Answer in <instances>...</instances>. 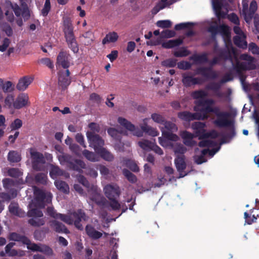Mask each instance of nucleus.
<instances>
[{
  "label": "nucleus",
  "instance_id": "obj_62",
  "mask_svg": "<svg viewBox=\"0 0 259 259\" xmlns=\"http://www.w3.org/2000/svg\"><path fill=\"white\" fill-rule=\"evenodd\" d=\"M190 54L189 51L185 48H182L180 50L175 52L174 55L176 57H183L188 56Z\"/></svg>",
  "mask_w": 259,
  "mask_h": 259
},
{
  "label": "nucleus",
  "instance_id": "obj_4",
  "mask_svg": "<svg viewBox=\"0 0 259 259\" xmlns=\"http://www.w3.org/2000/svg\"><path fill=\"white\" fill-rule=\"evenodd\" d=\"M30 156L32 168L36 171L44 170V164L46 163V159L44 155L39 152L31 149Z\"/></svg>",
  "mask_w": 259,
  "mask_h": 259
},
{
  "label": "nucleus",
  "instance_id": "obj_52",
  "mask_svg": "<svg viewBox=\"0 0 259 259\" xmlns=\"http://www.w3.org/2000/svg\"><path fill=\"white\" fill-rule=\"evenodd\" d=\"M35 181L37 183L46 184L47 181V176L44 173H38L35 176Z\"/></svg>",
  "mask_w": 259,
  "mask_h": 259
},
{
  "label": "nucleus",
  "instance_id": "obj_55",
  "mask_svg": "<svg viewBox=\"0 0 259 259\" xmlns=\"http://www.w3.org/2000/svg\"><path fill=\"white\" fill-rule=\"evenodd\" d=\"M14 86V85L13 84L12 82L7 81L4 83L3 82L1 88H2V90L4 93H9L13 91Z\"/></svg>",
  "mask_w": 259,
  "mask_h": 259
},
{
  "label": "nucleus",
  "instance_id": "obj_56",
  "mask_svg": "<svg viewBox=\"0 0 259 259\" xmlns=\"http://www.w3.org/2000/svg\"><path fill=\"white\" fill-rule=\"evenodd\" d=\"M117 198H113L112 199H109L110 200V202H109V204L108 205V207H106L108 208L109 207H111L112 209L114 210H118L120 208V204L116 200Z\"/></svg>",
  "mask_w": 259,
  "mask_h": 259
},
{
  "label": "nucleus",
  "instance_id": "obj_14",
  "mask_svg": "<svg viewBox=\"0 0 259 259\" xmlns=\"http://www.w3.org/2000/svg\"><path fill=\"white\" fill-rule=\"evenodd\" d=\"M196 73L207 78L215 79L218 77L216 72L211 67H199L196 70Z\"/></svg>",
  "mask_w": 259,
  "mask_h": 259
},
{
  "label": "nucleus",
  "instance_id": "obj_8",
  "mask_svg": "<svg viewBox=\"0 0 259 259\" xmlns=\"http://www.w3.org/2000/svg\"><path fill=\"white\" fill-rule=\"evenodd\" d=\"M182 82L186 88H189L196 84H201L203 80L200 77H194L191 73H184L182 75Z\"/></svg>",
  "mask_w": 259,
  "mask_h": 259
},
{
  "label": "nucleus",
  "instance_id": "obj_20",
  "mask_svg": "<svg viewBox=\"0 0 259 259\" xmlns=\"http://www.w3.org/2000/svg\"><path fill=\"white\" fill-rule=\"evenodd\" d=\"M85 164L83 161L79 159H73L71 160L69 164L67 165V167L73 170L77 171L79 172H82V169L84 168Z\"/></svg>",
  "mask_w": 259,
  "mask_h": 259
},
{
  "label": "nucleus",
  "instance_id": "obj_32",
  "mask_svg": "<svg viewBox=\"0 0 259 259\" xmlns=\"http://www.w3.org/2000/svg\"><path fill=\"white\" fill-rule=\"evenodd\" d=\"M105 160L107 161H112L114 159V155L105 148H102L96 152Z\"/></svg>",
  "mask_w": 259,
  "mask_h": 259
},
{
  "label": "nucleus",
  "instance_id": "obj_11",
  "mask_svg": "<svg viewBox=\"0 0 259 259\" xmlns=\"http://www.w3.org/2000/svg\"><path fill=\"white\" fill-rule=\"evenodd\" d=\"M175 164L178 171L179 172V178H183L187 174H184V171L186 168L185 155H178L175 159Z\"/></svg>",
  "mask_w": 259,
  "mask_h": 259
},
{
  "label": "nucleus",
  "instance_id": "obj_60",
  "mask_svg": "<svg viewBox=\"0 0 259 259\" xmlns=\"http://www.w3.org/2000/svg\"><path fill=\"white\" fill-rule=\"evenodd\" d=\"M176 64L177 60L172 58L165 60L161 62V65L166 67H174Z\"/></svg>",
  "mask_w": 259,
  "mask_h": 259
},
{
  "label": "nucleus",
  "instance_id": "obj_9",
  "mask_svg": "<svg viewBox=\"0 0 259 259\" xmlns=\"http://www.w3.org/2000/svg\"><path fill=\"white\" fill-rule=\"evenodd\" d=\"M208 31L211 34L212 37H215L218 33L223 36H229L230 35L229 27L225 24L211 25L208 27Z\"/></svg>",
  "mask_w": 259,
  "mask_h": 259
},
{
  "label": "nucleus",
  "instance_id": "obj_49",
  "mask_svg": "<svg viewBox=\"0 0 259 259\" xmlns=\"http://www.w3.org/2000/svg\"><path fill=\"white\" fill-rule=\"evenodd\" d=\"M207 96V93L202 90L195 91L192 93V97L194 99H203Z\"/></svg>",
  "mask_w": 259,
  "mask_h": 259
},
{
  "label": "nucleus",
  "instance_id": "obj_25",
  "mask_svg": "<svg viewBox=\"0 0 259 259\" xmlns=\"http://www.w3.org/2000/svg\"><path fill=\"white\" fill-rule=\"evenodd\" d=\"M32 79L28 76H24L21 78L17 84L16 88L19 91H24L31 83Z\"/></svg>",
  "mask_w": 259,
  "mask_h": 259
},
{
  "label": "nucleus",
  "instance_id": "obj_13",
  "mask_svg": "<svg viewBox=\"0 0 259 259\" xmlns=\"http://www.w3.org/2000/svg\"><path fill=\"white\" fill-rule=\"evenodd\" d=\"M29 97L24 93L19 94L13 103V106L16 109H20L26 106L28 103Z\"/></svg>",
  "mask_w": 259,
  "mask_h": 259
},
{
  "label": "nucleus",
  "instance_id": "obj_33",
  "mask_svg": "<svg viewBox=\"0 0 259 259\" xmlns=\"http://www.w3.org/2000/svg\"><path fill=\"white\" fill-rule=\"evenodd\" d=\"M21 160V156L17 151H10L8 154V160L10 162L17 163Z\"/></svg>",
  "mask_w": 259,
  "mask_h": 259
},
{
  "label": "nucleus",
  "instance_id": "obj_24",
  "mask_svg": "<svg viewBox=\"0 0 259 259\" xmlns=\"http://www.w3.org/2000/svg\"><path fill=\"white\" fill-rule=\"evenodd\" d=\"M9 210L11 214L15 215L19 217H24L25 216V212L19 207L18 204L17 203L11 202L9 206Z\"/></svg>",
  "mask_w": 259,
  "mask_h": 259
},
{
  "label": "nucleus",
  "instance_id": "obj_39",
  "mask_svg": "<svg viewBox=\"0 0 259 259\" xmlns=\"http://www.w3.org/2000/svg\"><path fill=\"white\" fill-rule=\"evenodd\" d=\"M68 47L74 53H77L78 52V46L75 37H70V39H65Z\"/></svg>",
  "mask_w": 259,
  "mask_h": 259
},
{
  "label": "nucleus",
  "instance_id": "obj_21",
  "mask_svg": "<svg viewBox=\"0 0 259 259\" xmlns=\"http://www.w3.org/2000/svg\"><path fill=\"white\" fill-rule=\"evenodd\" d=\"M198 114L196 113H191L189 111H182L178 114V117L185 121H191L194 120H199Z\"/></svg>",
  "mask_w": 259,
  "mask_h": 259
},
{
  "label": "nucleus",
  "instance_id": "obj_47",
  "mask_svg": "<svg viewBox=\"0 0 259 259\" xmlns=\"http://www.w3.org/2000/svg\"><path fill=\"white\" fill-rule=\"evenodd\" d=\"M63 171L62 169H61L58 166H52L51 167L50 171V176L53 178L55 179L58 176H60L63 175Z\"/></svg>",
  "mask_w": 259,
  "mask_h": 259
},
{
  "label": "nucleus",
  "instance_id": "obj_26",
  "mask_svg": "<svg viewBox=\"0 0 259 259\" xmlns=\"http://www.w3.org/2000/svg\"><path fill=\"white\" fill-rule=\"evenodd\" d=\"M91 199L95 202L98 205L103 207H107L109 204V201L103 197H101L100 195L96 194L92 196Z\"/></svg>",
  "mask_w": 259,
  "mask_h": 259
},
{
  "label": "nucleus",
  "instance_id": "obj_12",
  "mask_svg": "<svg viewBox=\"0 0 259 259\" xmlns=\"http://www.w3.org/2000/svg\"><path fill=\"white\" fill-rule=\"evenodd\" d=\"M70 55L67 52L61 51L57 58V63L63 68L67 69L70 66Z\"/></svg>",
  "mask_w": 259,
  "mask_h": 259
},
{
  "label": "nucleus",
  "instance_id": "obj_3",
  "mask_svg": "<svg viewBox=\"0 0 259 259\" xmlns=\"http://www.w3.org/2000/svg\"><path fill=\"white\" fill-rule=\"evenodd\" d=\"M257 9V4L255 0H252L249 5L248 9V5L246 2L242 3V14L244 18L247 23H250L253 18V23L255 28L259 27V17L257 14L255 13Z\"/></svg>",
  "mask_w": 259,
  "mask_h": 259
},
{
  "label": "nucleus",
  "instance_id": "obj_7",
  "mask_svg": "<svg viewBox=\"0 0 259 259\" xmlns=\"http://www.w3.org/2000/svg\"><path fill=\"white\" fill-rule=\"evenodd\" d=\"M47 211L48 214L51 217L56 220H60L68 225H73V220L71 216L67 214L58 213L53 207H48Z\"/></svg>",
  "mask_w": 259,
  "mask_h": 259
},
{
  "label": "nucleus",
  "instance_id": "obj_40",
  "mask_svg": "<svg viewBox=\"0 0 259 259\" xmlns=\"http://www.w3.org/2000/svg\"><path fill=\"white\" fill-rule=\"evenodd\" d=\"M141 129L143 132L148 134L149 135L152 137H155L158 135L159 132L156 130V128L152 127L149 126L147 124L141 126Z\"/></svg>",
  "mask_w": 259,
  "mask_h": 259
},
{
  "label": "nucleus",
  "instance_id": "obj_30",
  "mask_svg": "<svg viewBox=\"0 0 259 259\" xmlns=\"http://www.w3.org/2000/svg\"><path fill=\"white\" fill-rule=\"evenodd\" d=\"M10 239L15 241L21 242L25 244H29L30 243V240L27 237L17 233H12L10 236Z\"/></svg>",
  "mask_w": 259,
  "mask_h": 259
},
{
  "label": "nucleus",
  "instance_id": "obj_48",
  "mask_svg": "<svg viewBox=\"0 0 259 259\" xmlns=\"http://www.w3.org/2000/svg\"><path fill=\"white\" fill-rule=\"evenodd\" d=\"M163 127L161 128L162 134L163 137L166 139L167 140L173 141H176L178 139V137L177 135L174 134L172 133L171 132H170L168 131H164L162 130Z\"/></svg>",
  "mask_w": 259,
  "mask_h": 259
},
{
  "label": "nucleus",
  "instance_id": "obj_17",
  "mask_svg": "<svg viewBox=\"0 0 259 259\" xmlns=\"http://www.w3.org/2000/svg\"><path fill=\"white\" fill-rule=\"evenodd\" d=\"M50 226L57 233H63L65 234L70 233V231L65 225L57 220H51L49 221Z\"/></svg>",
  "mask_w": 259,
  "mask_h": 259
},
{
  "label": "nucleus",
  "instance_id": "obj_63",
  "mask_svg": "<svg viewBox=\"0 0 259 259\" xmlns=\"http://www.w3.org/2000/svg\"><path fill=\"white\" fill-rule=\"evenodd\" d=\"M8 174L9 176L13 178H19L22 175L21 172L18 168H10L8 170Z\"/></svg>",
  "mask_w": 259,
  "mask_h": 259
},
{
  "label": "nucleus",
  "instance_id": "obj_35",
  "mask_svg": "<svg viewBox=\"0 0 259 259\" xmlns=\"http://www.w3.org/2000/svg\"><path fill=\"white\" fill-rule=\"evenodd\" d=\"M218 55L220 59L225 61L230 60L232 62L233 58L231 53L225 48H222L221 50H220Z\"/></svg>",
  "mask_w": 259,
  "mask_h": 259
},
{
  "label": "nucleus",
  "instance_id": "obj_27",
  "mask_svg": "<svg viewBox=\"0 0 259 259\" xmlns=\"http://www.w3.org/2000/svg\"><path fill=\"white\" fill-rule=\"evenodd\" d=\"M108 134L114 139L121 143L122 135L125 134L122 130L118 131L115 128L110 127L107 130Z\"/></svg>",
  "mask_w": 259,
  "mask_h": 259
},
{
  "label": "nucleus",
  "instance_id": "obj_34",
  "mask_svg": "<svg viewBox=\"0 0 259 259\" xmlns=\"http://www.w3.org/2000/svg\"><path fill=\"white\" fill-rule=\"evenodd\" d=\"M34 194L35 195V200L39 204L44 205L45 199L46 197V193L40 189H35Z\"/></svg>",
  "mask_w": 259,
  "mask_h": 259
},
{
  "label": "nucleus",
  "instance_id": "obj_19",
  "mask_svg": "<svg viewBox=\"0 0 259 259\" xmlns=\"http://www.w3.org/2000/svg\"><path fill=\"white\" fill-rule=\"evenodd\" d=\"M181 136L183 139V143L185 145L193 147L197 144V142L193 140L194 138L193 134L187 131H185L181 133Z\"/></svg>",
  "mask_w": 259,
  "mask_h": 259
},
{
  "label": "nucleus",
  "instance_id": "obj_6",
  "mask_svg": "<svg viewBox=\"0 0 259 259\" xmlns=\"http://www.w3.org/2000/svg\"><path fill=\"white\" fill-rule=\"evenodd\" d=\"M68 215L71 216L73 220V224L79 230H83V226L80 223L82 220H85L86 215L85 212L81 209H78L70 213Z\"/></svg>",
  "mask_w": 259,
  "mask_h": 259
},
{
  "label": "nucleus",
  "instance_id": "obj_41",
  "mask_svg": "<svg viewBox=\"0 0 259 259\" xmlns=\"http://www.w3.org/2000/svg\"><path fill=\"white\" fill-rule=\"evenodd\" d=\"M154 142L147 140H142L138 142L139 146L143 150L147 151H151Z\"/></svg>",
  "mask_w": 259,
  "mask_h": 259
},
{
  "label": "nucleus",
  "instance_id": "obj_5",
  "mask_svg": "<svg viewBox=\"0 0 259 259\" xmlns=\"http://www.w3.org/2000/svg\"><path fill=\"white\" fill-rule=\"evenodd\" d=\"M86 135L90 146L93 148L96 152L103 147L104 141L99 135L89 131L87 132Z\"/></svg>",
  "mask_w": 259,
  "mask_h": 259
},
{
  "label": "nucleus",
  "instance_id": "obj_29",
  "mask_svg": "<svg viewBox=\"0 0 259 259\" xmlns=\"http://www.w3.org/2000/svg\"><path fill=\"white\" fill-rule=\"evenodd\" d=\"M183 43V40L180 38L169 40L162 44V47L165 49H171L179 46Z\"/></svg>",
  "mask_w": 259,
  "mask_h": 259
},
{
  "label": "nucleus",
  "instance_id": "obj_53",
  "mask_svg": "<svg viewBox=\"0 0 259 259\" xmlns=\"http://www.w3.org/2000/svg\"><path fill=\"white\" fill-rule=\"evenodd\" d=\"M39 252H42L46 255L52 256L53 255V249L49 246L45 244H40Z\"/></svg>",
  "mask_w": 259,
  "mask_h": 259
},
{
  "label": "nucleus",
  "instance_id": "obj_31",
  "mask_svg": "<svg viewBox=\"0 0 259 259\" xmlns=\"http://www.w3.org/2000/svg\"><path fill=\"white\" fill-rule=\"evenodd\" d=\"M118 35L117 33L113 31L109 32L102 40V44L105 45L106 44L115 42L118 39Z\"/></svg>",
  "mask_w": 259,
  "mask_h": 259
},
{
  "label": "nucleus",
  "instance_id": "obj_38",
  "mask_svg": "<svg viewBox=\"0 0 259 259\" xmlns=\"http://www.w3.org/2000/svg\"><path fill=\"white\" fill-rule=\"evenodd\" d=\"M55 184L57 188L60 191L68 193L69 191L68 185L64 181L61 180H57L55 182Z\"/></svg>",
  "mask_w": 259,
  "mask_h": 259
},
{
  "label": "nucleus",
  "instance_id": "obj_43",
  "mask_svg": "<svg viewBox=\"0 0 259 259\" xmlns=\"http://www.w3.org/2000/svg\"><path fill=\"white\" fill-rule=\"evenodd\" d=\"M59 84L62 88H66L71 83L70 77H67L65 74H59Z\"/></svg>",
  "mask_w": 259,
  "mask_h": 259
},
{
  "label": "nucleus",
  "instance_id": "obj_37",
  "mask_svg": "<svg viewBox=\"0 0 259 259\" xmlns=\"http://www.w3.org/2000/svg\"><path fill=\"white\" fill-rule=\"evenodd\" d=\"M118 122L120 125L130 131L134 132L136 130L135 126L124 118L118 117Z\"/></svg>",
  "mask_w": 259,
  "mask_h": 259
},
{
  "label": "nucleus",
  "instance_id": "obj_51",
  "mask_svg": "<svg viewBox=\"0 0 259 259\" xmlns=\"http://www.w3.org/2000/svg\"><path fill=\"white\" fill-rule=\"evenodd\" d=\"M217 145V143L212 140H204L200 141L198 146L200 147H213Z\"/></svg>",
  "mask_w": 259,
  "mask_h": 259
},
{
  "label": "nucleus",
  "instance_id": "obj_57",
  "mask_svg": "<svg viewBox=\"0 0 259 259\" xmlns=\"http://www.w3.org/2000/svg\"><path fill=\"white\" fill-rule=\"evenodd\" d=\"M157 26L162 28H168L172 25L171 22L169 20H159L156 23Z\"/></svg>",
  "mask_w": 259,
  "mask_h": 259
},
{
  "label": "nucleus",
  "instance_id": "obj_42",
  "mask_svg": "<svg viewBox=\"0 0 259 259\" xmlns=\"http://www.w3.org/2000/svg\"><path fill=\"white\" fill-rule=\"evenodd\" d=\"M213 7L216 12L217 16L219 18H224L225 13L221 11L222 5L219 1H215L213 2Z\"/></svg>",
  "mask_w": 259,
  "mask_h": 259
},
{
  "label": "nucleus",
  "instance_id": "obj_15",
  "mask_svg": "<svg viewBox=\"0 0 259 259\" xmlns=\"http://www.w3.org/2000/svg\"><path fill=\"white\" fill-rule=\"evenodd\" d=\"M212 106L205 105L201 109L194 107V110L198 114L199 120H205L208 118V114L212 112Z\"/></svg>",
  "mask_w": 259,
  "mask_h": 259
},
{
  "label": "nucleus",
  "instance_id": "obj_36",
  "mask_svg": "<svg viewBox=\"0 0 259 259\" xmlns=\"http://www.w3.org/2000/svg\"><path fill=\"white\" fill-rule=\"evenodd\" d=\"M220 88L221 84L219 83L215 82H211L206 85L205 87V89L207 90L212 91L215 93V95L219 97H221L222 96V94L220 92Z\"/></svg>",
  "mask_w": 259,
  "mask_h": 259
},
{
  "label": "nucleus",
  "instance_id": "obj_28",
  "mask_svg": "<svg viewBox=\"0 0 259 259\" xmlns=\"http://www.w3.org/2000/svg\"><path fill=\"white\" fill-rule=\"evenodd\" d=\"M190 59L193 60L195 63H204L208 61L207 54L203 53L201 54H194L190 57Z\"/></svg>",
  "mask_w": 259,
  "mask_h": 259
},
{
  "label": "nucleus",
  "instance_id": "obj_45",
  "mask_svg": "<svg viewBox=\"0 0 259 259\" xmlns=\"http://www.w3.org/2000/svg\"><path fill=\"white\" fill-rule=\"evenodd\" d=\"M28 222L32 226L39 227L45 224V220L44 218H34L29 219Z\"/></svg>",
  "mask_w": 259,
  "mask_h": 259
},
{
  "label": "nucleus",
  "instance_id": "obj_16",
  "mask_svg": "<svg viewBox=\"0 0 259 259\" xmlns=\"http://www.w3.org/2000/svg\"><path fill=\"white\" fill-rule=\"evenodd\" d=\"M212 106L205 105L201 109L194 107V110L198 114L199 120H205L208 118V114L212 112Z\"/></svg>",
  "mask_w": 259,
  "mask_h": 259
},
{
  "label": "nucleus",
  "instance_id": "obj_64",
  "mask_svg": "<svg viewBox=\"0 0 259 259\" xmlns=\"http://www.w3.org/2000/svg\"><path fill=\"white\" fill-rule=\"evenodd\" d=\"M219 136V134L218 133L214 131V130H213V131H211L209 132H205V133L202 135L201 137V138H202L201 140H203V139H206V138H212V139H215L217 138Z\"/></svg>",
  "mask_w": 259,
  "mask_h": 259
},
{
  "label": "nucleus",
  "instance_id": "obj_59",
  "mask_svg": "<svg viewBox=\"0 0 259 259\" xmlns=\"http://www.w3.org/2000/svg\"><path fill=\"white\" fill-rule=\"evenodd\" d=\"M22 121L21 119L19 118L15 119L10 125L11 131H16L20 128L22 126Z\"/></svg>",
  "mask_w": 259,
  "mask_h": 259
},
{
  "label": "nucleus",
  "instance_id": "obj_61",
  "mask_svg": "<svg viewBox=\"0 0 259 259\" xmlns=\"http://www.w3.org/2000/svg\"><path fill=\"white\" fill-rule=\"evenodd\" d=\"M14 244V243L10 242L5 247L6 253H8L9 256H13L16 255L17 253L16 250L14 249L11 250V248L13 247Z\"/></svg>",
  "mask_w": 259,
  "mask_h": 259
},
{
  "label": "nucleus",
  "instance_id": "obj_23",
  "mask_svg": "<svg viewBox=\"0 0 259 259\" xmlns=\"http://www.w3.org/2000/svg\"><path fill=\"white\" fill-rule=\"evenodd\" d=\"M206 125L204 122L197 121L192 124V127L195 131L197 136L199 137V139L201 140V136L205 132V127Z\"/></svg>",
  "mask_w": 259,
  "mask_h": 259
},
{
  "label": "nucleus",
  "instance_id": "obj_54",
  "mask_svg": "<svg viewBox=\"0 0 259 259\" xmlns=\"http://www.w3.org/2000/svg\"><path fill=\"white\" fill-rule=\"evenodd\" d=\"M21 6L22 8L21 15H22L25 21L28 20L30 17V12L27 4L25 5H21Z\"/></svg>",
  "mask_w": 259,
  "mask_h": 259
},
{
  "label": "nucleus",
  "instance_id": "obj_2",
  "mask_svg": "<svg viewBox=\"0 0 259 259\" xmlns=\"http://www.w3.org/2000/svg\"><path fill=\"white\" fill-rule=\"evenodd\" d=\"M212 113L215 114L217 117V119L214 121V123L220 127H232L231 134L229 136L230 138L234 137L235 135L234 129V122L228 119L230 116V113L226 111H221L219 106L213 107Z\"/></svg>",
  "mask_w": 259,
  "mask_h": 259
},
{
  "label": "nucleus",
  "instance_id": "obj_18",
  "mask_svg": "<svg viewBox=\"0 0 259 259\" xmlns=\"http://www.w3.org/2000/svg\"><path fill=\"white\" fill-rule=\"evenodd\" d=\"M63 32L65 39H70L74 37L73 26L69 19H66L63 21Z\"/></svg>",
  "mask_w": 259,
  "mask_h": 259
},
{
  "label": "nucleus",
  "instance_id": "obj_44",
  "mask_svg": "<svg viewBox=\"0 0 259 259\" xmlns=\"http://www.w3.org/2000/svg\"><path fill=\"white\" fill-rule=\"evenodd\" d=\"M122 173L127 180L131 183H136L137 181V177L127 169H123Z\"/></svg>",
  "mask_w": 259,
  "mask_h": 259
},
{
  "label": "nucleus",
  "instance_id": "obj_1",
  "mask_svg": "<svg viewBox=\"0 0 259 259\" xmlns=\"http://www.w3.org/2000/svg\"><path fill=\"white\" fill-rule=\"evenodd\" d=\"M240 59L241 60L246 62H239L237 61L236 64L234 65V69L236 72L241 76L240 79L243 83L245 78L242 76V72L246 70H251L255 69L256 66L255 64V58L248 55V54H242L240 56Z\"/></svg>",
  "mask_w": 259,
  "mask_h": 259
},
{
  "label": "nucleus",
  "instance_id": "obj_46",
  "mask_svg": "<svg viewBox=\"0 0 259 259\" xmlns=\"http://www.w3.org/2000/svg\"><path fill=\"white\" fill-rule=\"evenodd\" d=\"M83 155L89 160L91 161H98V156L94 152L88 150H84L82 152Z\"/></svg>",
  "mask_w": 259,
  "mask_h": 259
},
{
  "label": "nucleus",
  "instance_id": "obj_10",
  "mask_svg": "<svg viewBox=\"0 0 259 259\" xmlns=\"http://www.w3.org/2000/svg\"><path fill=\"white\" fill-rule=\"evenodd\" d=\"M105 196L108 199L118 198L120 194L119 187L116 185L108 184L104 188Z\"/></svg>",
  "mask_w": 259,
  "mask_h": 259
},
{
  "label": "nucleus",
  "instance_id": "obj_58",
  "mask_svg": "<svg viewBox=\"0 0 259 259\" xmlns=\"http://www.w3.org/2000/svg\"><path fill=\"white\" fill-rule=\"evenodd\" d=\"M162 125H164V127L169 131L174 132L177 130L176 125L169 121L164 120Z\"/></svg>",
  "mask_w": 259,
  "mask_h": 259
},
{
  "label": "nucleus",
  "instance_id": "obj_22",
  "mask_svg": "<svg viewBox=\"0 0 259 259\" xmlns=\"http://www.w3.org/2000/svg\"><path fill=\"white\" fill-rule=\"evenodd\" d=\"M85 230L87 234L93 240H97L102 236V233L97 231L91 225H87L85 226Z\"/></svg>",
  "mask_w": 259,
  "mask_h": 259
},
{
  "label": "nucleus",
  "instance_id": "obj_50",
  "mask_svg": "<svg viewBox=\"0 0 259 259\" xmlns=\"http://www.w3.org/2000/svg\"><path fill=\"white\" fill-rule=\"evenodd\" d=\"M27 215L29 217L40 218L43 216V213L41 210L37 208H32L28 210Z\"/></svg>",
  "mask_w": 259,
  "mask_h": 259
}]
</instances>
